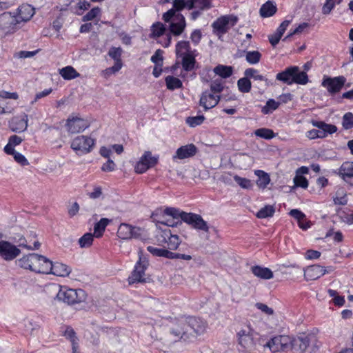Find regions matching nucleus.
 I'll return each mask as SVG.
<instances>
[{
    "instance_id": "f03ea898",
    "label": "nucleus",
    "mask_w": 353,
    "mask_h": 353,
    "mask_svg": "<svg viewBox=\"0 0 353 353\" xmlns=\"http://www.w3.org/2000/svg\"><path fill=\"white\" fill-rule=\"evenodd\" d=\"M86 293L81 289L74 290L63 286L60 288L57 298L68 305H74L84 302L86 300Z\"/></svg>"
},
{
    "instance_id": "8fccbe9b",
    "label": "nucleus",
    "mask_w": 353,
    "mask_h": 353,
    "mask_svg": "<svg viewBox=\"0 0 353 353\" xmlns=\"http://www.w3.org/2000/svg\"><path fill=\"white\" fill-rule=\"evenodd\" d=\"M245 76L249 78H252L254 80L267 81V79L261 74H259L258 70L254 68H248L245 70Z\"/></svg>"
},
{
    "instance_id": "a211bd4d",
    "label": "nucleus",
    "mask_w": 353,
    "mask_h": 353,
    "mask_svg": "<svg viewBox=\"0 0 353 353\" xmlns=\"http://www.w3.org/2000/svg\"><path fill=\"white\" fill-rule=\"evenodd\" d=\"M34 14V8L29 4H22L17 10L14 14L18 24L21 22H27Z\"/></svg>"
},
{
    "instance_id": "9d476101",
    "label": "nucleus",
    "mask_w": 353,
    "mask_h": 353,
    "mask_svg": "<svg viewBox=\"0 0 353 353\" xmlns=\"http://www.w3.org/2000/svg\"><path fill=\"white\" fill-rule=\"evenodd\" d=\"M291 337L286 335H280L272 338L268 343L267 346L270 350L275 353L283 351L290 350Z\"/></svg>"
},
{
    "instance_id": "e433bc0d",
    "label": "nucleus",
    "mask_w": 353,
    "mask_h": 353,
    "mask_svg": "<svg viewBox=\"0 0 353 353\" xmlns=\"http://www.w3.org/2000/svg\"><path fill=\"white\" fill-rule=\"evenodd\" d=\"M232 72L233 70L231 66L219 65L214 68V72L224 79L230 77L232 74Z\"/></svg>"
},
{
    "instance_id": "412c9836",
    "label": "nucleus",
    "mask_w": 353,
    "mask_h": 353,
    "mask_svg": "<svg viewBox=\"0 0 353 353\" xmlns=\"http://www.w3.org/2000/svg\"><path fill=\"white\" fill-rule=\"evenodd\" d=\"M28 115L24 114L23 116L13 117L9 121V127L12 132H22L27 130L28 126Z\"/></svg>"
},
{
    "instance_id": "423d86ee",
    "label": "nucleus",
    "mask_w": 353,
    "mask_h": 353,
    "mask_svg": "<svg viewBox=\"0 0 353 353\" xmlns=\"http://www.w3.org/2000/svg\"><path fill=\"white\" fill-rule=\"evenodd\" d=\"M159 245L166 244V248L170 250H176L181 243V240L176 234H173L170 229L163 230L157 236Z\"/></svg>"
},
{
    "instance_id": "4d7b16f0",
    "label": "nucleus",
    "mask_w": 353,
    "mask_h": 353,
    "mask_svg": "<svg viewBox=\"0 0 353 353\" xmlns=\"http://www.w3.org/2000/svg\"><path fill=\"white\" fill-rule=\"evenodd\" d=\"M100 12L101 10L98 7L92 8L83 17V21H88L93 20L100 14Z\"/></svg>"
},
{
    "instance_id": "7ed1b4c3",
    "label": "nucleus",
    "mask_w": 353,
    "mask_h": 353,
    "mask_svg": "<svg viewBox=\"0 0 353 353\" xmlns=\"http://www.w3.org/2000/svg\"><path fill=\"white\" fill-rule=\"evenodd\" d=\"M238 21V17L234 14L221 16L212 23L213 33L221 37L234 27Z\"/></svg>"
},
{
    "instance_id": "6e6552de",
    "label": "nucleus",
    "mask_w": 353,
    "mask_h": 353,
    "mask_svg": "<svg viewBox=\"0 0 353 353\" xmlns=\"http://www.w3.org/2000/svg\"><path fill=\"white\" fill-rule=\"evenodd\" d=\"M159 157H153L151 152L145 151L139 161L137 163L134 170L138 174L145 172L150 168L154 167L158 163Z\"/></svg>"
},
{
    "instance_id": "f257e3e1",
    "label": "nucleus",
    "mask_w": 353,
    "mask_h": 353,
    "mask_svg": "<svg viewBox=\"0 0 353 353\" xmlns=\"http://www.w3.org/2000/svg\"><path fill=\"white\" fill-rule=\"evenodd\" d=\"M276 79L287 85H305L308 82V76L305 72L301 71L298 66H291L279 72Z\"/></svg>"
},
{
    "instance_id": "e2e57ef3",
    "label": "nucleus",
    "mask_w": 353,
    "mask_h": 353,
    "mask_svg": "<svg viewBox=\"0 0 353 353\" xmlns=\"http://www.w3.org/2000/svg\"><path fill=\"white\" fill-rule=\"evenodd\" d=\"M151 61L155 65H162V63H163V51L160 49L156 50L155 53L151 57Z\"/></svg>"
},
{
    "instance_id": "6e6d98bb",
    "label": "nucleus",
    "mask_w": 353,
    "mask_h": 353,
    "mask_svg": "<svg viewBox=\"0 0 353 353\" xmlns=\"http://www.w3.org/2000/svg\"><path fill=\"white\" fill-rule=\"evenodd\" d=\"M163 213L165 215L170 216L172 219L179 220V218L181 219L182 212H180L178 210L174 208H167L164 210Z\"/></svg>"
},
{
    "instance_id": "473e14b6",
    "label": "nucleus",
    "mask_w": 353,
    "mask_h": 353,
    "mask_svg": "<svg viewBox=\"0 0 353 353\" xmlns=\"http://www.w3.org/2000/svg\"><path fill=\"white\" fill-rule=\"evenodd\" d=\"M254 174L258 176L256 180V185L259 188L265 189L270 182V177L269 174L260 170L254 171Z\"/></svg>"
},
{
    "instance_id": "a19ab883",
    "label": "nucleus",
    "mask_w": 353,
    "mask_h": 353,
    "mask_svg": "<svg viewBox=\"0 0 353 353\" xmlns=\"http://www.w3.org/2000/svg\"><path fill=\"white\" fill-rule=\"evenodd\" d=\"M165 81L167 88L171 90L180 88L183 85L181 81L179 79L173 76L166 77Z\"/></svg>"
},
{
    "instance_id": "680f3d73",
    "label": "nucleus",
    "mask_w": 353,
    "mask_h": 353,
    "mask_svg": "<svg viewBox=\"0 0 353 353\" xmlns=\"http://www.w3.org/2000/svg\"><path fill=\"white\" fill-rule=\"evenodd\" d=\"M63 335L71 341L72 345L77 343V338L76 337L75 332L72 327H68L65 329Z\"/></svg>"
},
{
    "instance_id": "bf43d9fd",
    "label": "nucleus",
    "mask_w": 353,
    "mask_h": 353,
    "mask_svg": "<svg viewBox=\"0 0 353 353\" xmlns=\"http://www.w3.org/2000/svg\"><path fill=\"white\" fill-rule=\"evenodd\" d=\"M121 52L122 50L121 48L112 47L110 49L108 54L111 58H112L115 61V62L121 61Z\"/></svg>"
},
{
    "instance_id": "0eeeda50",
    "label": "nucleus",
    "mask_w": 353,
    "mask_h": 353,
    "mask_svg": "<svg viewBox=\"0 0 353 353\" xmlns=\"http://www.w3.org/2000/svg\"><path fill=\"white\" fill-rule=\"evenodd\" d=\"M94 145V140L86 136H78L73 139L71 148L78 154L90 152Z\"/></svg>"
},
{
    "instance_id": "09e8293b",
    "label": "nucleus",
    "mask_w": 353,
    "mask_h": 353,
    "mask_svg": "<svg viewBox=\"0 0 353 353\" xmlns=\"http://www.w3.org/2000/svg\"><path fill=\"white\" fill-rule=\"evenodd\" d=\"M94 234L91 233H86L84 235H83L79 239V243L81 248H88L90 247L93 242L94 240Z\"/></svg>"
},
{
    "instance_id": "c85d7f7f",
    "label": "nucleus",
    "mask_w": 353,
    "mask_h": 353,
    "mask_svg": "<svg viewBox=\"0 0 353 353\" xmlns=\"http://www.w3.org/2000/svg\"><path fill=\"white\" fill-rule=\"evenodd\" d=\"M290 215L297 220L298 224L300 228L303 230H307L310 228L311 223L307 220L305 214L297 209L291 210Z\"/></svg>"
},
{
    "instance_id": "39448f33",
    "label": "nucleus",
    "mask_w": 353,
    "mask_h": 353,
    "mask_svg": "<svg viewBox=\"0 0 353 353\" xmlns=\"http://www.w3.org/2000/svg\"><path fill=\"white\" fill-rule=\"evenodd\" d=\"M139 260L136 263L134 270L128 278L130 284L135 283H144L146 279L145 278V271L148 266V261L142 255V252H139Z\"/></svg>"
},
{
    "instance_id": "5fc2aeb1",
    "label": "nucleus",
    "mask_w": 353,
    "mask_h": 353,
    "mask_svg": "<svg viewBox=\"0 0 353 353\" xmlns=\"http://www.w3.org/2000/svg\"><path fill=\"white\" fill-rule=\"evenodd\" d=\"M343 127L346 129H351L353 128V114L351 112L345 113L343 117Z\"/></svg>"
},
{
    "instance_id": "f8f14e48",
    "label": "nucleus",
    "mask_w": 353,
    "mask_h": 353,
    "mask_svg": "<svg viewBox=\"0 0 353 353\" xmlns=\"http://www.w3.org/2000/svg\"><path fill=\"white\" fill-rule=\"evenodd\" d=\"M346 81L343 76L336 77H325L322 81V86L325 88L330 94L339 92Z\"/></svg>"
},
{
    "instance_id": "0e129e2a",
    "label": "nucleus",
    "mask_w": 353,
    "mask_h": 353,
    "mask_svg": "<svg viewBox=\"0 0 353 353\" xmlns=\"http://www.w3.org/2000/svg\"><path fill=\"white\" fill-rule=\"evenodd\" d=\"M334 7V0H326L322 8V13L323 14H328L330 13Z\"/></svg>"
},
{
    "instance_id": "13d9d810",
    "label": "nucleus",
    "mask_w": 353,
    "mask_h": 353,
    "mask_svg": "<svg viewBox=\"0 0 353 353\" xmlns=\"http://www.w3.org/2000/svg\"><path fill=\"white\" fill-rule=\"evenodd\" d=\"M309 27V23L304 22L299 25L297 28H296L293 31L290 32L284 39L283 41H286L288 39L291 37L294 34H301L303 31Z\"/></svg>"
},
{
    "instance_id": "6ab92c4d",
    "label": "nucleus",
    "mask_w": 353,
    "mask_h": 353,
    "mask_svg": "<svg viewBox=\"0 0 353 353\" xmlns=\"http://www.w3.org/2000/svg\"><path fill=\"white\" fill-rule=\"evenodd\" d=\"M220 100V96L210 91H205L202 93L199 104L207 110L215 107Z\"/></svg>"
},
{
    "instance_id": "052dcab7",
    "label": "nucleus",
    "mask_w": 353,
    "mask_h": 353,
    "mask_svg": "<svg viewBox=\"0 0 353 353\" xmlns=\"http://www.w3.org/2000/svg\"><path fill=\"white\" fill-rule=\"evenodd\" d=\"M294 183L296 187L307 188L308 186L307 179L301 175L296 174L294 178Z\"/></svg>"
},
{
    "instance_id": "bb28decb",
    "label": "nucleus",
    "mask_w": 353,
    "mask_h": 353,
    "mask_svg": "<svg viewBox=\"0 0 353 353\" xmlns=\"http://www.w3.org/2000/svg\"><path fill=\"white\" fill-rule=\"evenodd\" d=\"M136 230L139 228H133L127 223H121L117 231V236L122 239H130L137 236Z\"/></svg>"
},
{
    "instance_id": "c03bdc74",
    "label": "nucleus",
    "mask_w": 353,
    "mask_h": 353,
    "mask_svg": "<svg viewBox=\"0 0 353 353\" xmlns=\"http://www.w3.org/2000/svg\"><path fill=\"white\" fill-rule=\"evenodd\" d=\"M280 105V102L276 101L275 100L270 99L267 101L265 106L262 108L261 112L264 114H268L276 110Z\"/></svg>"
},
{
    "instance_id": "7c9ffc66",
    "label": "nucleus",
    "mask_w": 353,
    "mask_h": 353,
    "mask_svg": "<svg viewBox=\"0 0 353 353\" xmlns=\"http://www.w3.org/2000/svg\"><path fill=\"white\" fill-rule=\"evenodd\" d=\"M71 272V269L68 265L61 263H52V270L50 274L58 276H68Z\"/></svg>"
},
{
    "instance_id": "c9c22d12",
    "label": "nucleus",
    "mask_w": 353,
    "mask_h": 353,
    "mask_svg": "<svg viewBox=\"0 0 353 353\" xmlns=\"http://www.w3.org/2000/svg\"><path fill=\"white\" fill-rule=\"evenodd\" d=\"M109 223L110 220L106 218H102L99 222H97L94 226V236L97 238L101 237Z\"/></svg>"
},
{
    "instance_id": "b1692460",
    "label": "nucleus",
    "mask_w": 353,
    "mask_h": 353,
    "mask_svg": "<svg viewBox=\"0 0 353 353\" xmlns=\"http://www.w3.org/2000/svg\"><path fill=\"white\" fill-rule=\"evenodd\" d=\"M174 21L170 24V30L175 36L182 34L186 27L185 17L181 14L174 16Z\"/></svg>"
},
{
    "instance_id": "1a4fd4ad",
    "label": "nucleus",
    "mask_w": 353,
    "mask_h": 353,
    "mask_svg": "<svg viewBox=\"0 0 353 353\" xmlns=\"http://www.w3.org/2000/svg\"><path fill=\"white\" fill-rule=\"evenodd\" d=\"M181 221L190 225L194 229L206 232L209 231V227L207 222L205 221L199 214L182 212Z\"/></svg>"
},
{
    "instance_id": "603ef678",
    "label": "nucleus",
    "mask_w": 353,
    "mask_h": 353,
    "mask_svg": "<svg viewBox=\"0 0 353 353\" xmlns=\"http://www.w3.org/2000/svg\"><path fill=\"white\" fill-rule=\"evenodd\" d=\"M234 179L238 183V185L243 189H251L252 188V183L248 179L243 178L238 175H234Z\"/></svg>"
},
{
    "instance_id": "79ce46f5",
    "label": "nucleus",
    "mask_w": 353,
    "mask_h": 353,
    "mask_svg": "<svg viewBox=\"0 0 353 353\" xmlns=\"http://www.w3.org/2000/svg\"><path fill=\"white\" fill-rule=\"evenodd\" d=\"M210 87L211 92L217 94L223 90L225 81L221 79H214L211 81Z\"/></svg>"
},
{
    "instance_id": "864d4df0",
    "label": "nucleus",
    "mask_w": 353,
    "mask_h": 353,
    "mask_svg": "<svg viewBox=\"0 0 353 353\" xmlns=\"http://www.w3.org/2000/svg\"><path fill=\"white\" fill-rule=\"evenodd\" d=\"M205 120L203 115H199L196 117H189L186 119V123L192 128H194L201 125Z\"/></svg>"
},
{
    "instance_id": "20e7f679",
    "label": "nucleus",
    "mask_w": 353,
    "mask_h": 353,
    "mask_svg": "<svg viewBox=\"0 0 353 353\" xmlns=\"http://www.w3.org/2000/svg\"><path fill=\"white\" fill-rule=\"evenodd\" d=\"M312 123L319 129H312L307 132V137L310 139L325 138L328 134H333L337 130L336 125L327 124L323 121H312Z\"/></svg>"
},
{
    "instance_id": "4468645a",
    "label": "nucleus",
    "mask_w": 353,
    "mask_h": 353,
    "mask_svg": "<svg viewBox=\"0 0 353 353\" xmlns=\"http://www.w3.org/2000/svg\"><path fill=\"white\" fill-rule=\"evenodd\" d=\"M20 253V250L16 245L6 241H0V257L4 260L12 261Z\"/></svg>"
},
{
    "instance_id": "69168bd1",
    "label": "nucleus",
    "mask_w": 353,
    "mask_h": 353,
    "mask_svg": "<svg viewBox=\"0 0 353 353\" xmlns=\"http://www.w3.org/2000/svg\"><path fill=\"white\" fill-rule=\"evenodd\" d=\"M116 164L114 162L109 159L106 163H105L102 167L101 170L103 172H112L115 170Z\"/></svg>"
},
{
    "instance_id": "2f4dec72",
    "label": "nucleus",
    "mask_w": 353,
    "mask_h": 353,
    "mask_svg": "<svg viewBox=\"0 0 353 353\" xmlns=\"http://www.w3.org/2000/svg\"><path fill=\"white\" fill-rule=\"evenodd\" d=\"M338 174L345 181L353 178V162H344L339 168Z\"/></svg>"
},
{
    "instance_id": "dca6fc26",
    "label": "nucleus",
    "mask_w": 353,
    "mask_h": 353,
    "mask_svg": "<svg viewBox=\"0 0 353 353\" xmlns=\"http://www.w3.org/2000/svg\"><path fill=\"white\" fill-rule=\"evenodd\" d=\"M310 342V337L309 336H301L296 338H291V343L290 350L292 353H303Z\"/></svg>"
},
{
    "instance_id": "9b49d317",
    "label": "nucleus",
    "mask_w": 353,
    "mask_h": 353,
    "mask_svg": "<svg viewBox=\"0 0 353 353\" xmlns=\"http://www.w3.org/2000/svg\"><path fill=\"white\" fill-rule=\"evenodd\" d=\"M173 8L168 10L163 14V19L165 22H169L174 16H176V12L181 11L184 8L189 10L192 9L194 6V1L192 0H174Z\"/></svg>"
},
{
    "instance_id": "58836bf2",
    "label": "nucleus",
    "mask_w": 353,
    "mask_h": 353,
    "mask_svg": "<svg viewBox=\"0 0 353 353\" xmlns=\"http://www.w3.org/2000/svg\"><path fill=\"white\" fill-rule=\"evenodd\" d=\"M190 43L185 41H181L177 43L176 46V54L178 57H183L190 54Z\"/></svg>"
},
{
    "instance_id": "4be33fe9",
    "label": "nucleus",
    "mask_w": 353,
    "mask_h": 353,
    "mask_svg": "<svg viewBox=\"0 0 353 353\" xmlns=\"http://www.w3.org/2000/svg\"><path fill=\"white\" fill-rule=\"evenodd\" d=\"M18 25L16 18L10 12H5L0 16V27L7 32L14 31Z\"/></svg>"
},
{
    "instance_id": "aec40b11",
    "label": "nucleus",
    "mask_w": 353,
    "mask_h": 353,
    "mask_svg": "<svg viewBox=\"0 0 353 353\" xmlns=\"http://www.w3.org/2000/svg\"><path fill=\"white\" fill-rule=\"evenodd\" d=\"M185 319L188 328L192 332V335L201 334L205 331L207 324L201 319L194 316H188Z\"/></svg>"
},
{
    "instance_id": "f3484780",
    "label": "nucleus",
    "mask_w": 353,
    "mask_h": 353,
    "mask_svg": "<svg viewBox=\"0 0 353 353\" xmlns=\"http://www.w3.org/2000/svg\"><path fill=\"white\" fill-rule=\"evenodd\" d=\"M66 126L70 132L76 134L87 129L90 126V123L87 120L76 117L68 119Z\"/></svg>"
},
{
    "instance_id": "a18cd8bd",
    "label": "nucleus",
    "mask_w": 353,
    "mask_h": 353,
    "mask_svg": "<svg viewBox=\"0 0 353 353\" xmlns=\"http://www.w3.org/2000/svg\"><path fill=\"white\" fill-rule=\"evenodd\" d=\"M334 202L336 205H346L347 203V194L343 188H339L334 197Z\"/></svg>"
},
{
    "instance_id": "5701e85b",
    "label": "nucleus",
    "mask_w": 353,
    "mask_h": 353,
    "mask_svg": "<svg viewBox=\"0 0 353 353\" xmlns=\"http://www.w3.org/2000/svg\"><path fill=\"white\" fill-rule=\"evenodd\" d=\"M196 152L197 148L193 143H190L179 148L172 158L174 160H182L194 157Z\"/></svg>"
},
{
    "instance_id": "72a5a7b5",
    "label": "nucleus",
    "mask_w": 353,
    "mask_h": 353,
    "mask_svg": "<svg viewBox=\"0 0 353 353\" xmlns=\"http://www.w3.org/2000/svg\"><path fill=\"white\" fill-rule=\"evenodd\" d=\"M59 74L65 80L74 79L80 76V74L72 66L70 65L60 69Z\"/></svg>"
},
{
    "instance_id": "ea45409f",
    "label": "nucleus",
    "mask_w": 353,
    "mask_h": 353,
    "mask_svg": "<svg viewBox=\"0 0 353 353\" xmlns=\"http://www.w3.org/2000/svg\"><path fill=\"white\" fill-rule=\"evenodd\" d=\"M275 212V209L274 206L270 205H267L262 208L257 213L256 217L259 219H265L268 217H272Z\"/></svg>"
},
{
    "instance_id": "3c124183",
    "label": "nucleus",
    "mask_w": 353,
    "mask_h": 353,
    "mask_svg": "<svg viewBox=\"0 0 353 353\" xmlns=\"http://www.w3.org/2000/svg\"><path fill=\"white\" fill-rule=\"evenodd\" d=\"M151 30L152 37H159L164 34L165 28L162 23L157 22L152 26Z\"/></svg>"
},
{
    "instance_id": "de8ad7c7",
    "label": "nucleus",
    "mask_w": 353,
    "mask_h": 353,
    "mask_svg": "<svg viewBox=\"0 0 353 353\" xmlns=\"http://www.w3.org/2000/svg\"><path fill=\"white\" fill-rule=\"evenodd\" d=\"M261 56V54L259 51H248L246 52L245 60L250 64H256L260 61Z\"/></svg>"
},
{
    "instance_id": "f704fd0d",
    "label": "nucleus",
    "mask_w": 353,
    "mask_h": 353,
    "mask_svg": "<svg viewBox=\"0 0 353 353\" xmlns=\"http://www.w3.org/2000/svg\"><path fill=\"white\" fill-rule=\"evenodd\" d=\"M276 6L271 1H267L264 3L261 9L260 14L263 17H268L274 14L276 12Z\"/></svg>"
},
{
    "instance_id": "774afa93",
    "label": "nucleus",
    "mask_w": 353,
    "mask_h": 353,
    "mask_svg": "<svg viewBox=\"0 0 353 353\" xmlns=\"http://www.w3.org/2000/svg\"><path fill=\"white\" fill-rule=\"evenodd\" d=\"M80 209L79 205L77 202H74L68 210V214L70 217H73L77 215Z\"/></svg>"
},
{
    "instance_id": "c756f323",
    "label": "nucleus",
    "mask_w": 353,
    "mask_h": 353,
    "mask_svg": "<svg viewBox=\"0 0 353 353\" xmlns=\"http://www.w3.org/2000/svg\"><path fill=\"white\" fill-rule=\"evenodd\" d=\"M251 270L254 276L261 279H270L274 276L272 270L268 268L256 265L252 267Z\"/></svg>"
},
{
    "instance_id": "393cba45",
    "label": "nucleus",
    "mask_w": 353,
    "mask_h": 353,
    "mask_svg": "<svg viewBox=\"0 0 353 353\" xmlns=\"http://www.w3.org/2000/svg\"><path fill=\"white\" fill-rule=\"evenodd\" d=\"M37 257V254H28L18 259L16 263L17 265L21 268L34 272L35 263H37V261L38 260Z\"/></svg>"
},
{
    "instance_id": "a878e982",
    "label": "nucleus",
    "mask_w": 353,
    "mask_h": 353,
    "mask_svg": "<svg viewBox=\"0 0 353 353\" xmlns=\"http://www.w3.org/2000/svg\"><path fill=\"white\" fill-rule=\"evenodd\" d=\"M38 260L34 266V272L41 274H50L52 270V261L46 257L38 254Z\"/></svg>"
},
{
    "instance_id": "4c0bfd02",
    "label": "nucleus",
    "mask_w": 353,
    "mask_h": 353,
    "mask_svg": "<svg viewBox=\"0 0 353 353\" xmlns=\"http://www.w3.org/2000/svg\"><path fill=\"white\" fill-rule=\"evenodd\" d=\"M182 58V67L185 71H191L194 68L196 60L191 54L181 57Z\"/></svg>"
},
{
    "instance_id": "37998d69",
    "label": "nucleus",
    "mask_w": 353,
    "mask_h": 353,
    "mask_svg": "<svg viewBox=\"0 0 353 353\" xmlns=\"http://www.w3.org/2000/svg\"><path fill=\"white\" fill-rule=\"evenodd\" d=\"M254 134L256 137L263 138L264 139H271L276 137V134L272 130L265 128L257 129L254 131Z\"/></svg>"
},
{
    "instance_id": "cd10ccee",
    "label": "nucleus",
    "mask_w": 353,
    "mask_h": 353,
    "mask_svg": "<svg viewBox=\"0 0 353 353\" xmlns=\"http://www.w3.org/2000/svg\"><path fill=\"white\" fill-rule=\"evenodd\" d=\"M322 266L312 265L304 270V277L307 281H314L322 276Z\"/></svg>"
},
{
    "instance_id": "2eb2a0df",
    "label": "nucleus",
    "mask_w": 353,
    "mask_h": 353,
    "mask_svg": "<svg viewBox=\"0 0 353 353\" xmlns=\"http://www.w3.org/2000/svg\"><path fill=\"white\" fill-rule=\"evenodd\" d=\"M239 345L243 352H250L254 348V339L251 335L250 330H241L237 333Z\"/></svg>"
},
{
    "instance_id": "49530a36",
    "label": "nucleus",
    "mask_w": 353,
    "mask_h": 353,
    "mask_svg": "<svg viewBox=\"0 0 353 353\" xmlns=\"http://www.w3.org/2000/svg\"><path fill=\"white\" fill-rule=\"evenodd\" d=\"M239 90L243 93H248L250 91L252 88L251 81L247 77L241 78L237 81Z\"/></svg>"
},
{
    "instance_id": "ddd939ff",
    "label": "nucleus",
    "mask_w": 353,
    "mask_h": 353,
    "mask_svg": "<svg viewBox=\"0 0 353 353\" xmlns=\"http://www.w3.org/2000/svg\"><path fill=\"white\" fill-rule=\"evenodd\" d=\"M171 334L176 339L188 340L192 336V332L188 328L185 318L178 320L171 330Z\"/></svg>"
},
{
    "instance_id": "338daca9",
    "label": "nucleus",
    "mask_w": 353,
    "mask_h": 353,
    "mask_svg": "<svg viewBox=\"0 0 353 353\" xmlns=\"http://www.w3.org/2000/svg\"><path fill=\"white\" fill-rule=\"evenodd\" d=\"M291 21L290 20H285L283 21L278 28L276 33L278 34L279 36L282 37L285 31L286 30L287 28L290 24Z\"/></svg>"
}]
</instances>
